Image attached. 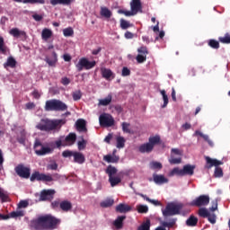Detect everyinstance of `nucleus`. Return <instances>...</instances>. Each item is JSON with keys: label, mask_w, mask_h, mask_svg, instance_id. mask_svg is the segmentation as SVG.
<instances>
[{"label": "nucleus", "mask_w": 230, "mask_h": 230, "mask_svg": "<svg viewBox=\"0 0 230 230\" xmlns=\"http://www.w3.org/2000/svg\"><path fill=\"white\" fill-rule=\"evenodd\" d=\"M61 220L51 214L39 216L30 222L31 229L35 230H54L60 226Z\"/></svg>", "instance_id": "obj_1"}, {"label": "nucleus", "mask_w": 230, "mask_h": 230, "mask_svg": "<svg viewBox=\"0 0 230 230\" xmlns=\"http://www.w3.org/2000/svg\"><path fill=\"white\" fill-rule=\"evenodd\" d=\"M62 125H66V120L64 119H42L39 124H37L36 128L41 130L42 132H49L51 130H57L60 128Z\"/></svg>", "instance_id": "obj_2"}, {"label": "nucleus", "mask_w": 230, "mask_h": 230, "mask_svg": "<svg viewBox=\"0 0 230 230\" xmlns=\"http://www.w3.org/2000/svg\"><path fill=\"white\" fill-rule=\"evenodd\" d=\"M44 111L46 112H64V111H67V106L60 100L51 99L46 101Z\"/></svg>", "instance_id": "obj_3"}, {"label": "nucleus", "mask_w": 230, "mask_h": 230, "mask_svg": "<svg viewBox=\"0 0 230 230\" xmlns=\"http://www.w3.org/2000/svg\"><path fill=\"white\" fill-rule=\"evenodd\" d=\"M184 208L182 203L171 202L166 205L165 209L163 210L164 217H173L181 215V210Z\"/></svg>", "instance_id": "obj_4"}, {"label": "nucleus", "mask_w": 230, "mask_h": 230, "mask_svg": "<svg viewBox=\"0 0 230 230\" xmlns=\"http://www.w3.org/2000/svg\"><path fill=\"white\" fill-rule=\"evenodd\" d=\"M193 173H195V165L186 164L183 166L182 169H180L179 167L173 168L171 171L170 175H178L179 177H184V175H193Z\"/></svg>", "instance_id": "obj_5"}, {"label": "nucleus", "mask_w": 230, "mask_h": 230, "mask_svg": "<svg viewBox=\"0 0 230 230\" xmlns=\"http://www.w3.org/2000/svg\"><path fill=\"white\" fill-rule=\"evenodd\" d=\"M75 67L78 73L84 71V69H85V71H89L90 69L96 67V61H89L87 58H81L77 64H75Z\"/></svg>", "instance_id": "obj_6"}, {"label": "nucleus", "mask_w": 230, "mask_h": 230, "mask_svg": "<svg viewBox=\"0 0 230 230\" xmlns=\"http://www.w3.org/2000/svg\"><path fill=\"white\" fill-rule=\"evenodd\" d=\"M33 148L36 155H48V154H53V148L44 146L42 142L39 139L35 140Z\"/></svg>", "instance_id": "obj_7"}, {"label": "nucleus", "mask_w": 230, "mask_h": 230, "mask_svg": "<svg viewBox=\"0 0 230 230\" xmlns=\"http://www.w3.org/2000/svg\"><path fill=\"white\" fill-rule=\"evenodd\" d=\"M55 190L53 189H49V190H43L40 191V199L39 201L40 202H51V200H53V199H55Z\"/></svg>", "instance_id": "obj_8"}, {"label": "nucleus", "mask_w": 230, "mask_h": 230, "mask_svg": "<svg viewBox=\"0 0 230 230\" xmlns=\"http://www.w3.org/2000/svg\"><path fill=\"white\" fill-rule=\"evenodd\" d=\"M99 123L101 127H113L114 118L109 113H102L99 117Z\"/></svg>", "instance_id": "obj_9"}, {"label": "nucleus", "mask_w": 230, "mask_h": 230, "mask_svg": "<svg viewBox=\"0 0 230 230\" xmlns=\"http://www.w3.org/2000/svg\"><path fill=\"white\" fill-rule=\"evenodd\" d=\"M30 180L31 182H34V181H42L43 182H52V181H54L53 176L49 174L40 173L39 172H33Z\"/></svg>", "instance_id": "obj_10"}, {"label": "nucleus", "mask_w": 230, "mask_h": 230, "mask_svg": "<svg viewBox=\"0 0 230 230\" xmlns=\"http://www.w3.org/2000/svg\"><path fill=\"white\" fill-rule=\"evenodd\" d=\"M15 173L22 179H30L31 169L24 166V164H20L14 168Z\"/></svg>", "instance_id": "obj_11"}, {"label": "nucleus", "mask_w": 230, "mask_h": 230, "mask_svg": "<svg viewBox=\"0 0 230 230\" xmlns=\"http://www.w3.org/2000/svg\"><path fill=\"white\" fill-rule=\"evenodd\" d=\"M209 204V197L208 195H200L190 202V206L195 208H202Z\"/></svg>", "instance_id": "obj_12"}, {"label": "nucleus", "mask_w": 230, "mask_h": 230, "mask_svg": "<svg viewBox=\"0 0 230 230\" xmlns=\"http://www.w3.org/2000/svg\"><path fill=\"white\" fill-rule=\"evenodd\" d=\"M137 57H134L132 54L128 55V58L131 60V62H134V60H137V64H143L145 62V47H140L137 49Z\"/></svg>", "instance_id": "obj_13"}, {"label": "nucleus", "mask_w": 230, "mask_h": 230, "mask_svg": "<svg viewBox=\"0 0 230 230\" xmlns=\"http://www.w3.org/2000/svg\"><path fill=\"white\" fill-rule=\"evenodd\" d=\"M206 160V165L205 168H207V170H211V168H213V166H215L216 168H217L218 166H220L221 164H224V162L219 161L217 159H212L209 156H206L205 157Z\"/></svg>", "instance_id": "obj_14"}, {"label": "nucleus", "mask_w": 230, "mask_h": 230, "mask_svg": "<svg viewBox=\"0 0 230 230\" xmlns=\"http://www.w3.org/2000/svg\"><path fill=\"white\" fill-rule=\"evenodd\" d=\"M143 5L141 4V0H131L130 9L137 15L138 12H141Z\"/></svg>", "instance_id": "obj_15"}, {"label": "nucleus", "mask_w": 230, "mask_h": 230, "mask_svg": "<svg viewBox=\"0 0 230 230\" xmlns=\"http://www.w3.org/2000/svg\"><path fill=\"white\" fill-rule=\"evenodd\" d=\"M153 181L155 184H167L168 182V178L164 177L163 174H157L154 173L153 174Z\"/></svg>", "instance_id": "obj_16"}, {"label": "nucleus", "mask_w": 230, "mask_h": 230, "mask_svg": "<svg viewBox=\"0 0 230 230\" xmlns=\"http://www.w3.org/2000/svg\"><path fill=\"white\" fill-rule=\"evenodd\" d=\"M9 34H11L12 37H14V39H19L20 37H24V39H26V31H21L18 28L11 29Z\"/></svg>", "instance_id": "obj_17"}, {"label": "nucleus", "mask_w": 230, "mask_h": 230, "mask_svg": "<svg viewBox=\"0 0 230 230\" xmlns=\"http://www.w3.org/2000/svg\"><path fill=\"white\" fill-rule=\"evenodd\" d=\"M86 125L87 123L84 119H77L75 122L76 130H78V132H87Z\"/></svg>", "instance_id": "obj_18"}, {"label": "nucleus", "mask_w": 230, "mask_h": 230, "mask_svg": "<svg viewBox=\"0 0 230 230\" xmlns=\"http://www.w3.org/2000/svg\"><path fill=\"white\" fill-rule=\"evenodd\" d=\"M148 142L153 146L161 145L162 148H165L166 145L164 142H161V137L156 135L155 137H150Z\"/></svg>", "instance_id": "obj_19"}, {"label": "nucleus", "mask_w": 230, "mask_h": 230, "mask_svg": "<svg viewBox=\"0 0 230 230\" xmlns=\"http://www.w3.org/2000/svg\"><path fill=\"white\" fill-rule=\"evenodd\" d=\"M45 62H47V64H49L50 67H55L57 62H58V57L57 56V52H52L51 58H45Z\"/></svg>", "instance_id": "obj_20"}, {"label": "nucleus", "mask_w": 230, "mask_h": 230, "mask_svg": "<svg viewBox=\"0 0 230 230\" xmlns=\"http://www.w3.org/2000/svg\"><path fill=\"white\" fill-rule=\"evenodd\" d=\"M60 209L61 211L67 213L73 209V203H71L69 200H63L60 203Z\"/></svg>", "instance_id": "obj_21"}, {"label": "nucleus", "mask_w": 230, "mask_h": 230, "mask_svg": "<svg viewBox=\"0 0 230 230\" xmlns=\"http://www.w3.org/2000/svg\"><path fill=\"white\" fill-rule=\"evenodd\" d=\"M74 163L77 164H84L85 163V156L80 152H74Z\"/></svg>", "instance_id": "obj_22"}, {"label": "nucleus", "mask_w": 230, "mask_h": 230, "mask_svg": "<svg viewBox=\"0 0 230 230\" xmlns=\"http://www.w3.org/2000/svg\"><path fill=\"white\" fill-rule=\"evenodd\" d=\"M131 209L132 208H130V206L125 205L123 203H120L116 207L117 213H128V211Z\"/></svg>", "instance_id": "obj_23"}, {"label": "nucleus", "mask_w": 230, "mask_h": 230, "mask_svg": "<svg viewBox=\"0 0 230 230\" xmlns=\"http://www.w3.org/2000/svg\"><path fill=\"white\" fill-rule=\"evenodd\" d=\"M17 66V60H15V58H13V57H9L7 58V60L5 63H4V67L6 69V67H11L12 69H13V67H15Z\"/></svg>", "instance_id": "obj_24"}, {"label": "nucleus", "mask_w": 230, "mask_h": 230, "mask_svg": "<svg viewBox=\"0 0 230 230\" xmlns=\"http://www.w3.org/2000/svg\"><path fill=\"white\" fill-rule=\"evenodd\" d=\"M100 14L102 17H105V19H111L112 17V12L105 6L101 7Z\"/></svg>", "instance_id": "obj_25"}, {"label": "nucleus", "mask_w": 230, "mask_h": 230, "mask_svg": "<svg viewBox=\"0 0 230 230\" xmlns=\"http://www.w3.org/2000/svg\"><path fill=\"white\" fill-rule=\"evenodd\" d=\"M53 37V31L48 28H45L42 30L41 32V39L43 40H49V39H51Z\"/></svg>", "instance_id": "obj_26"}, {"label": "nucleus", "mask_w": 230, "mask_h": 230, "mask_svg": "<svg viewBox=\"0 0 230 230\" xmlns=\"http://www.w3.org/2000/svg\"><path fill=\"white\" fill-rule=\"evenodd\" d=\"M73 3L72 0H50V4L52 6H57V4H63L64 6H69Z\"/></svg>", "instance_id": "obj_27"}, {"label": "nucleus", "mask_w": 230, "mask_h": 230, "mask_svg": "<svg viewBox=\"0 0 230 230\" xmlns=\"http://www.w3.org/2000/svg\"><path fill=\"white\" fill-rule=\"evenodd\" d=\"M125 218H127L126 216H119L117 219L114 221L113 226H115L117 229H122L123 220H125Z\"/></svg>", "instance_id": "obj_28"}, {"label": "nucleus", "mask_w": 230, "mask_h": 230, "mask_svg": "<svg viewBox=\"0 0 230 230\" xmlns=\"http://www.w3.org/2000/svg\"><path fill=\"white\" fill-rule=\"evenodd\" d=\"M197 224H199V218H197L195 216H190L186 220V226H188V227H195Z\"/></svg>", "instance_id": "obj_29"}, {"label": "nucleus", "mask_w": 230, "mask_h": 230, "mask_svg": "<svg viewBox=\"0 0 230 230\" xmlns=\"http://www.w3.org/2000/svg\"><path fill=\"white\" fill-rule=\"evenodd\" d=\"M105 173H107L110 179L111 177H114V175L118 173V169L112 165H108L105 170Z\"/></svg>", "instance_id": "obj_30"}, {"label": "nucleus", "mask_w": 230, "mask_h": 230, "mask_svg": "<svg viewBox=\"0 0 230 230\" xmlns=\"http://www.w3.org/2000/svg\"><path fill=\"white\" fill-rule=\"evenodd\" d=\"M112 102V95L109 94L106 98L99 100V105L102 107H107V105H111Z\"/></svg>", "instance_id": "obj_31"}, {"label": "nucleus", "mask_w": 230, "mask_h": 230, "mask_svg": "<svg viewBox=\"0 0 230 230\" xmlns=\"http://www.w3.org/2000/svg\"><path fill=\"white\" fill-rule=\"evenodd\" d=\"M103 161L106 163H119V156H111V155H106L103 156Z\"/></svg>", "instance_id": "obj_32"}, {"label": "nucleus", "mask_w": 230, "mask_h": 230, "mask_svg": "<svg viewBox=\"0 0 230 230\" xmlns=\"http://www.w3.org/2000/svg\"><path fill=\"white\" fill-rule=\"evenodd\" d=\"M109 182L111 188H114V186H118L121 182V178L119 176H111L109 178Z\"/></svg>", "instance_id": "obj_33"}, {"label": "nucleus", "mask_w": 230, "mask_h": 230, "mask_svg": "<svg viewBox=\"0 0 230 230\" xmlns=\"http://www.w3.org/2000/svg\"><path fill=\"white\" fill-rule=\"evenodd\" d=\"M122 132L125 134H134V131L130 129V123L128 122H122L121 123Z\"/></svg>", "instance_id": "obj_34"}, {"label": "nucleus", "mask_w": 230, "mask_h": 230, "mask_svg": "<svg viewBox=\"0 0 230 230\" xmlns=\"http://www.w3.org/2000/svg\"><path fill=\"white\" fill-rule=\"evenodd\" d=\"M218 40L221 44H230V32H226L224 36L219 37Z\"/></svg>", "instance_id": "obj_35"}, {"label": "nucleus", "mask_w": 230, "mask_h": 230, "mask_svg": "<svg viewBox=\"0 0 230 230\" xmlns=\"http://www.w3.org/2000/svg\"><path fill=\"white\" fill-rule=\"evenodd\" d=\"M102 78H105L106 80H109L111 76H112V70L109 68H102Z\"/></svg>", "instance_id": "obj_36"}, {"label": "nucleus", "mask_w": 230, "mask_h": 230, "mask_svg": "<svg viewBox=\"0 0 230 230\" xmlns=\"http://www.w3.org/2000/svg\"><path fill=\"white\" fill-rule=\"evenodd\" d=\"M149 168L151 170H162L163 169V164H161L160 162H150L149 164Z\"/></svg>", "instance_id": "obj_37"}, {"label": "nucleus", "mask_w": 230, "mask_h": 230, "mask_svg": "<svg viewBox=\"0 0 230 230\" xmlns=\"http://www.w3.org/2000/svg\"><path fill=\"white\" fill-rule=\"evenodd\" d=\"M134 24L130 23V22L121 19L120 20V28L121 30H128V28H132Z\"/></svg>", "instance_id": "obj_38"}, {"label": "nucleus", "mask_w": 230, "mask_h": 230, "mask_svg": "<svg viewBox=\"0 0 230 230\" xmlns=\"http://www.w3.org/2000/svg\"><path fill=\"white\" fill-rule=\"evenodd\" d=\"M198 214L199 215V217H201V218H208V217H209L210 212L206 208H200L199 209Z\"/></svg>", "instance_id": "obj_39"}, {"label": "nucleus", "mask_w": 230, "mask_h": 230, "mask_svg": "<svg viewBox=\"0 0 230 230\" xmlns=\"http://www.w3.org/2000/svg\"><path fill=\"white\" fill-rule=\"evenodd\" d=\"M114 205V199H107L104 201L101 202L100 206L101 208H111Z\"/></svg>", "instance_id": "obj_40"}, {"label": "nucleus", "mask_w": 230, "mask_h": 230, "mask_svg": "<svg viewBox=\"0 0 230 230\" xmlns=\"http://www.w3.org/2000/svg\"><path fill=\"white\" fill-rule=\"evenodd\" d=\"M118 13L125 15L126 17H132L133 15H136V13L132 9L130 11L119 9Z\"/></svg>", "instance_id": "obj_41"}, {"label": "nucleus", "mask_w": 230, "mask_h": 230, "mask_svg": "<svg viewBox=\"0 0 230 230\" xmlns=\"http://www.w3.org/2000/svg\"><path fill=\"white\" fill-rule=\"evenodd\" d=\"M23 4H44L46 0H23Z\"/></svg>", "instance_id": "obj_42"}, {"label": "nucleus", "mask_w": 230, "mask_h": 230, "mask_svg": "<svg viewBox=\"0 0 230 230\" xmlns=\"http://www.w3.org/2000/svg\"><path fill=\"white\" fill-rule=\"evenodd\" d=\"M65 141H66V143H71V145L75 144V141H76V134L70 133L66 137Z\"/></svg>", "instance_id": "obj_43"}, {"label": "nucleus", "mask_w": 230, "mask_h": 230, "mask_svg": "<svg viewBox=\"0 0 230 230\" xmlns=\"http://www.w3.org/2000/svg\"><path fill=\"white\" fill-rule=\"evenodd\" d=\"M177 223V218L170 219L169 222H163L162 226L163 227H169L172 228L175 224Z\"/></svg>", "instance_id": "obj_44"}, {"label": "nucleus", "mask_w": 230, "mask_h": 230, "mask_svg": "<svg viewBox=\"0 0 230 230\" xmlns=\"http://www.w3.org/2000/svg\"><path fill=\"white\" fill-rule=\"evenodd\" d=\"M6 49H8V48L4 45V38L0 36V53L6 55Z\"/></svg>", "instance_id": "obj_45"}, {"label": "nucleus", "mask_w": 230, "mask_h": 230, "mask_svg": "<svg viewBox=\"0 0 230 230\" xmlns=\"http://www.w3.org/2000/svg\"><path fill=\"white\" fill-rule=\"evenodd\" d=\"M208 46L212 48V49H218L220 48V43L217 40H209Z\"/></svg>", "instance_id": "obj_46"}, {"label": "nucleus", "mask_w": 230, "mask_h": 230, "mask_svg": "<svg viewBox=\"0 0 230 230\" xmlns=\"http://www.w3.org/2000/svg\"><path fill=\"white\" fill-rule=\"evenodd\" d=\"M11 218H18V217H24L23 210H16L10 213Z\"/></svg>", "instance_id": "obj_47"}, {"label": "nucleus", "mask_w": 230, "mask_h": 230, "mask_svg": "<svg viewBox=\"0 0 230 230\" xmlns=\"http://www.w3.org/2000/svg\"><path fill=\"white\" fill-rule=\"evenodd\" d=\"M63 34L64 37H73V35H75V31L71 27H68L63 30Z\"/></svg>", "instance_id": "obj_48"}, {"label": "nucleus", "mask_w": 230, "mask_h": 230, "mask_svg": "<svg viewBox=\"0 0 230 230\" xmlns=\"http://www.w3.org/2000/svg\"><path fill=\"white\" fill-rule=\"evenodd\" d=\"M160 93H161V94L163 96V100H164V104L162 107H163V109H164L168 105V95L166 94L165 90H161Z\"/></svg>", "instance_id": "obj_49"}, {"label": "nucleus", "mask_w": 230, "mask_h": 230, "mask_svg": "<svg viewBox=\"0 0 230 230\" xmlns=\"http://www.w3.org/2000/svg\"><path fill=\"white\" fill-rule=\"evenodd\" d=\"M169 163H170V164H181V163H182V159L181 157L175 158V156H173V155H171Z\"/></svg>", "instance_id": "obj_50"}, {"label": "nucleus", "mask_w": 230, "mask_h": 230, "mask_svg": "<svg viewBox=\"0 0 230 230\" xmlns=\"http://www.w3.org/2000/svg\"><path fill=\"white\" fill-rule=\"evenodd\" d=\"M17 141L20 145H26V134L24 131L21 132L20 136L17 137Z\"/></svg>", "instance_id": "obj_51"}, {"label": "nucleus", "mask_w": 230, "mask_h": 230, "mask_svg": "<svg viewBox=\"0 0 230 230\" xmlns=\"http://www.w3.org/2000/svg\"><path fill=\"white\" fill-rule=\"evenodd\" d=\"M117 148H125V137H117Z\"/></svg>", "instance_id": "obj_52"}, {"label": "nucleus", "mask_w": 230, "mask_h": 230, "mask_svg": "<svg viewBox=\"0 0 230 230\" xmlns=\"http://www.w3.org/2000/svg\"><path fill=\"white\" fill-rule=\"evenodd\" d=\"M74 102H78V100H82V91L78 90L72 93Z\"/></svg>", "instance_id": "obj_53"}, {"label": "nucleus", "mask_w": 230, "mask_h": 230, "mask_svg": "<svg viewBox=\"0 0 230 230\" xmlns=\"http://www.w3.org/2000/svg\"><path fill=\"white\" fill-rule=\"evenodd\" d=\"M214 176L217 178L224 177V171L218 166L216 167L214 172Z\"/></svg>", "instance_id": "obj_54"}, {"label": "nucleus", "mask_w": 230, "mask_h": 230, "mask_svg": "<svg viewBox=\"0 0 230 230\" xmlns=\"http://www.w3.org/2000/svg\"><path fill=\"white\" fill-rule=\"evenodd\" d=\"M78 150H85V146H87V141L85 139H82V141L77 142Z\"/></svg>", "instance_id": "obj_55"}, {"label": "nucleus", "mask_w": 230, "mask_h": 230, "mask_svg": "<svg viewBox=\"0 0 230 230\" xmlns=\"http://www.w3.org/2000/svg\"><path fill=\"white\" fill-rule=\"evenodd\" d=\"M61 202H62V201H60V199H56V200H54V201L51 202L50 208H51L52 209H58V208H60Z\"/></svg>", "instance_id": "obj_56"}, {"label": "nucleus", "mask_w": 230, "mask_h": 230, "mask_svg": "<svg viewBox=\"0 0 230 230\" xmlns=\"http://www.w3.org/2000/svg\"><path fill=\"white\" fill-rule=\"evenodd\" d=\"M154 146L150 142L145 144L146 154H150L154 150Z\"/></svg>", "instance_id": "obj_57"}, {"label": "nucleus", "mask_w": 230, "mask_h": 230, "mask_svg": "<svg viewBox=\"0 0 230 230\" xmlns=\"http://www.w3.org/2000/svg\"><path fill=\"white\" fill-rule=\"evenodd\" d=\"M207 218L210 224H217V215L215 213H210Z\"/></svg>", "instance_id": "obj_58"}, {"label": "nucleus", "mask_w": 230, "mask_h": 230, "mask_svg": "<svg viewBox=\"0 0 230 230\" xmlns=\"http://www.w3.org/2000/svg\"><path fill=\"white\" fill-rule=\"evenodd\" d=\"M145 199H146L147 202H150V204H153L154 206H161L160 201L157 200V199H150V198H148V197H146Z\"/></svg>", "instance_id": "obj_59"}, {"label": "nucleus", "mask_w": 230, "mask_h": 230, "mask_svg": "<svg viewBox=\"0 0 230 230\" xmlns=\"http://www.w3.org/2000/svg\"><path fill=\"white\" fill-rule=\"evenodd\" d=\"M62 155L64 157H73L75 155V152L70 151V150H65V151H63Z\"/></svg>", "instance_id": "obj_60"}, {"label": "nucleus", "mask_w": 230, "mask_h": 230, "mask_svg": "<svg viewBox=\"0 0 230 230\" xmlns=\"http://www.w3.org/2000/svg\"><path fill=\"white\" fill-rule=\"evenodd\" d=\"M48 170H58V164L57 162H53L52 164L47 166Z\"/></svg>", "instance_id": "obj_61"}, {"label": "nucleus", "mask_w": 230, "mask_h": 230, "mask_svg": "<svg viewBox=\"0 0 230 230\" xmlns=\"http://www.w3.org/2000/svg\"><path fill=\"white\" fill-rule=\"evenodd\" d=\"M122 76H130V69H128V67L124 66L122 68V73H121Z\"/></svg>", "instance_id": "obj_62"}, {"label": "nucleus", "mask_w": 230, "mask_h": 230, "mask_svg": "<svg viewBox=\"0 0 230 230\" xmlns=\"http://www.w3.org/2000/svg\"><path fill=\"white\" fill-rule=\"evenodd\" d=\"M27 206H30V203L27 200H21L18 204L19 209L26 208Z\"/></svg>", "instance_id": "obj_63"}, {"label": "nucleus", "mask_w": 230, "mask_h": 230, "mask_svg": "<svg viewBox=\"0 0 230 230\" xmlns=\"http://www.w3.org/2000/svg\"><path fill=\"white\" fill-rule=\"evenodd\" d=\"M61 84L62 85H69V84H71V79H69L68 77H62Z\"/></svg>", "instance_id": "obj_64"}]
</instances>
